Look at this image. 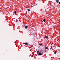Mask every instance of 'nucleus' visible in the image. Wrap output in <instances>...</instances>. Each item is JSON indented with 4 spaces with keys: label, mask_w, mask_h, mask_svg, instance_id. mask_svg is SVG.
I'll return each mask as SVG.
<instances>
[{
    "label": "nucleus",
    "mask_w": 60,
    "mask_h": 60,
    "mask_svg": "<svg viewBox=\"0 0 60 60\" xmlns=\"http://www.w3.org/2000/svg\"><path fill=\"white\" fill-rule=\"evenodd\" d=\"M43 52L41 51H40L39 52L38 55L39 56H42L43 55Z\"/></svg>",
    "instance_id": "f257e3e1"
},
{
    "label": "nucleus",
    "mask_w": 60,
    "mask_h": 60,
    "mask_svg": "<svg viewBox=\"0 0 60 60\" xmlns=\"http://www.w3.org/2000/svg\"><path fill=\"white\" fill-rule=\"evenodd\" d=\"M45 39H47L48 38V37H47L46 36H45Z\"/></svg>",
    "instance_id": "f03ea898"
},
{
    "label": "nucleus",
    "mask_w": 60,
    "mask_h": 60,
    "mask_svg": "<svg viewBox=\"0 0 60 60\" xmlns=\"http://www.w3.org/2000/svg\"><path fill=\"white\" fill-rule=\"evenodd\" d=\"M24 44H25V45H28V43H27V42H26Z\"/></svg>",
    "instance_id": "7ed1b4c3"
},
{
    "label": "nucleus",
    "mask_w": 60,
    "mask_h": 60,
    "mask_svg": "<svg viewBox=\"0 0 60 60\" xmlns=\"http://www.w3.org/2000/svg\"><path fill=\"white\" fill-rule=\"evenodd\" d=\"M56 2L57 3H59V0H56Z\"/></svg>",
    "instance_id": "20e7f679"
},
{
    "label": "nucleus",
    "mask_w": 60,
    "mask_h": 60,
    "mask_svg": "<svg viewBox=\"0 0 60 60\" xmlns=\"http://www.w3.org/2000/svg\"><path fill=\"white\" fill-rule=\"evenodd\" d=\"M48 49V48L47 47H45V49Z\"/></svg>",
    "instance_id": "39448f33"
},
{
    "label": "nucleus",
    "mask_w": 60,
    "mask_h": 60,
    "mask_svg": "<svg viewBox=\"0 0 60 60\" xmlns=\"http://www.w3.org/2000/svg\"><path fill=\"white\" fill-rule=\"evenodd\" d=\"M43 21H44V22H45V21H46V20L45 19H43Z\"/></svg>",
    "instance_id": "423d86ee"
},
{
    "label": "nucleus",
    "mask_w": 60,
    "mask_h": 60,
    "mask_svg": "<svg viewBox=\"0 0 60 60\" xmlns=\"http://www.w3.org/2000/svg\"><path fill=\"white\" fill-rule=\"evenodd\" d=\"M56 54V52L55 51L54 52V54Z\"/></svg>",
    "instance_id": "0eeeda50"
},
{
    "label": "nucleus",
    "mask_w": 60,
    "mask_h": 60,
    "mask_svg": "<svg viewBox=\"0 0 60 60\" xmlns=\"http://www.w3.org/2000/svg\"><path fill=\"white\" fill-rule=\"evenodd\" d=\"M25 28H27V26H25Z\"/></svg>",
    "instance_id": "6e6552de"
},
{
    "label": "nucleus",
    "mask_w": 60,
    "mask_h": 60,
    "mask_svg": "<svg viewBox=\"0 0 60 60\" xmlns=\"http://www.w3.org/2000/svg\"><path fill=\"white\" fill-rule=\"evenodd\" d=\"M42 45V44L41 43V44H39V45H40V46H41V45Z\"/></svg>",
    "instance_id": "1a4fd4ad"
},
{
    "label": "nucleus",
    "mask_w": 60,
    "mask_h": 60,
    "mask_svg": "<svg viewBox=\"0 0 60 60\" xmlns=\"http://www.w3.org/2000/svg\"><path fill=\"white\" fill-rule=\"evenodd\" d=\"M39 51H38L37 52V54H38L39 53Z\"/></svg>",
    "instance_id": "9d476101"
},
{
    "label": "nucleus",
    "mask_w": 60,
    "mask_h": 60,
    "mask_svg": "<svg viewBox=\"0 0 60 60\" xmlns=\"http://www.w3.org/2000/svg\"><path fill=\"white\" fill-rule=\"evenodd\" d=\"M28 11H30V9H28Z\"/></svg>",
    "instance_id": "9b49d317"
},
{
    "label": "nucleus",
    "mask_w": 60,
    "mask_h": 60,
    "mask_svg": "<svg viewBox=\"0 0 60 60\" xmlns=\"http://www.w3.org/2000/svg\"><path fill=\"white\" fill-rule=\"evenodd\" d=\"M15 14H17V13H16V12H15Z\"/></svg>",
    "instance_id": "f8f14e48"
},
{
    "label": "nucleus",
    "mask_w": 60,
    "mask_h": 60,
    "mask_svg": "<svg viewBox=\"0 0 60 60\" xmlns=\"http://www.w3.org/2000/svg\"><path fill=\"white\" fill-rule=\"evenodd\" d=\"M59 4H60V2H59Z\"/></svg>",
    "instance_id": "ddd939ff"
},
{
    "label": "nucleus",
    "mask_w": 60,
    "mask_h": 60,
    "mask_svg": "<svg viewBox=\"0 0 60 60\" xmlns=\"http://www.w3.org/2000/svg\"><path fill=\"white\" fill-rule=\"evenodd\" d=\"M46 50H45V52H46Z\"/></svg>",
    "instance_id": "4468645a"
},
{
    "label": "nucleus",
    "mask_w": 60,
    "mask_h": 60,
    "mask_svg": "<svg viewBox=\"0 0 60 60\" xmlns=\"http://www.w3.org/2000/svg\"><path fill=\"white\" fill-rule=\"evenodd\" d=\"M13 13H15V12H14Z\"/></svg>",
    "instance_id": "2eb2a0df"
},
{
    "label": "nucleus",
    "mask_w": 60,
    "mask_h": 60,
    "mask_svg": "<svg viewBox=\"0 0 60 60\" xmlns=\"http://www.w3.org/2000/svg\"><path fill=\"white\" fill-rule=\"evenodd\" d=\"M10 6V7H11V6Z\"/></svg>",
    "instance_id": "dca6fc26"
}]
</instances>
